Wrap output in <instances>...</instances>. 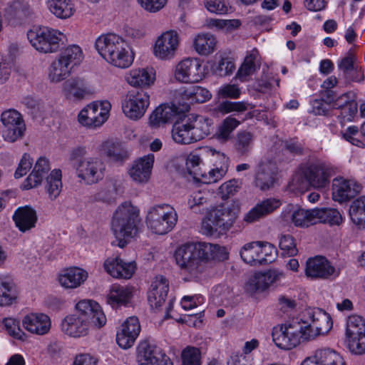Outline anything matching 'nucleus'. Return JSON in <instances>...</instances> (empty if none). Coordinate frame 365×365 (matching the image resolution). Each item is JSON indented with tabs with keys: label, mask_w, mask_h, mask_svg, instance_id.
Listing matches in <instances>:
<instances>
[{
	"label": "nucleus",
	"mask_w": 365,
	"mask_h": 365,
	"mask_svg": "<svg viewBox=\"0 0 365 365\" xmlns=\"http://www.w3.org/2000/svg\"><path fill=\"white\" fill-rule=\"evenodd\" d=\"M341 274V269L334 267L325 257L316 256L307 259L305 274L314 279L334 280Z\"/></svg>",
	"instance_id": "nucleus-14"
},
{
	"label": "nucleus",
	"mask_w": 365,
	"mask_h": 365,
	"mask_svg": "<svg viewBox=\"0 0 365 365\" xmlns=\"http://www.w3.org/2000/svg\"><path fill=\"white\" fill-rule=\"evenodd\" d=\"M157 346L148 340L139 344L137 349V361L141 365H159Z\"/></svg>",
	"instance_id": "nucleus-36"
},
{
	"label": "nucleus",
	"mask_w": 365,
	"mask_h": 365,
	"mask_svg": "<svg viewBox=\"0 0 365 365\" xmlns=\"http://www.w3.org/2000/svg\"><path fill=\"white\" fill-rule=\"evenodd\" d=\"M210 249V246L205 245V242L182 245L175 252L176 264L181 270L197 276L205 269V257Z\"/></svg>",
	"instance_id": "nucleus-7"
},
{
	"label": "nucleus",
	"mask_w": 365,
	"mask_h": 365,
	"mask_svg": "<svg viewBox=\"0 0 365 365\" xmlns=\"http://www.w3.org/2000/svg\"><path fill=\"white\" fill-rule=\"evenodd\" d=\"M281 202L276 198H268L257 203L245 216L244 220L247 222H253L279 207Z\"/></svg>",
	"instance_id": "nucleus-28"
},
{
	"label": "nucleus",
	"mask_w": 365,
	"mask_h": 365,
	"mask_svg": "<svg viewBox=\"0 0 365 365\" xmlns=\"http://www.w3.org/2000/svg\"><path fill=\"white\" fill-rule=\"evenodd\" d=\"M116 266L119 271L113 270L111 276L114 278L130 279L135 272V263L134 262H125L118 257V264Z\"/></svg>",
	"instance_id": "nucleus-54"
},
{
	"label": "nucleus",
	"mask_w": 365,
	"mask_h": 365,
	"mask_svg": "<svg viewBox=\"0 0 365 365\" xmlns=\"http://www.w3.org/2000/svg\"><path fill=\"white\" fill-rule=\"evenodd\" d=\"M239 208L233 202H225L207 210L202 220L201 232L207 236L225 234L235 223Z\"/></svg>",
	"instance_id": "nucleus-5"
},
{
	"label": "nucleus",
	"mask_w": 365,
	"mask_h": 365,
	"mask_svg": "<svg viewBox=\"0 0 365 365\" xmlns=\"http://www.w3.org/2000/svg\"><path fill=\"white\" fill-rule=\"evenodd\" d=\"M261 251V242H253L244 245L240 251V256L247 264L257 265L259 257V253Z\"/></svg>",
	"instance_id": "nucleus-47"
},
{
	"label": "nucleus",
	"mask_w": 365,
	"mask_h": 365,
	"mask_svg": "<svg viewBox=\"0 0 365 365\" xmlns=\"http://www.w3.org/2000/svg\"><path fill=\"white\" fill-rule=\"evenodd\" d=\"M149 106V96L143 91H131L124 96L122 110L125 115L133 120L140 119Z\"/></svg>",
	"instance_id": "nucleus-16"
},
{
	"label": "nucleus",
	"mask_w": 365,
	"mask_h": 365,
	"mask_svg": "<svg viewBox=\"0 0 365 365\" xmlns=\"http://www.w3.org/2000/svg\"><path fill=\"white\" fill-rule=\"evenodd\" d=\"M202 163L200 157L195 153H190L186 158V168L190 175H192L194 178L199 180L200 176H198L197 173H202L200 168Z\"/></svg>",
	"instance_id": "nucleus-62"
},
{
	"label": "nucleus",
	"mask_w": 365,
	"mask_h": 365,
	"mask_svg": "<svg viewBox=\"0 0 365 365\" xmlns=\"http://www.w3.org/2000/svg\"><path fill=\"white\" fill-rule=\"evenodd\" d=\"M210 127L209 119L200 115H191L173 124L172 138L179 144H190L207 136L210 133Z\"/></svg>",
	"instance_id": "nucleus-6"
},
{
	"label": "nucleus",
	"mask_w": 365,
	"mask_h": 365,
	"mask_svg": "<svg viewBox=\"0 0 365 365\" xmlns=\"http://www.w3.org/2000/svg\"><path fill=\"white\" fill-rule=\"evenodd\" d=\"M155 80V70L150 66L132 68L125 74V81L133 88H148Z\"/></svg>",
	"instance_id": "nucleus-20"
},
{
	"label": "nucleus",
	"mask_w": 365,
	"mask_h": 365,
	"mask_svg": "<svg viewBox=\"0 0 365 365\" xmlns=\"http://www.w3.org/2000/svg\"><path fill=\"white\" fill-rule=\"evenodd\" d=\"M13 219L19 230L24 232L35 227L38 217L34 209L24 206L15 211Z\"/></svg>",
	"instance_id": "nucleus-25"
},
{
	"label": "nucleus",
	"mask_w": 365,
	"mask_h": 365,
	"mask_svg": "<svg viewBox=\"0 0 365 365\" xmlns=\"http://www.w3.org/2000/svg\"><path fill=\"white\" fill-rule=\"evenodd\" d=\"M316 224L328 223L330 225H339L342 222L340 212L334 208H315Z\"/></svg>",
	"instance_id": "nucleus-43"
},
{
	"label": "nucleus",
	"mask_w": 365,
	"mask_h": 365,
	"mask_svg": "<svg viewBox=\"0 0 365 365\" xmlns=\"http://www.w3.org/2000/svg\"><path fill=\"white\" fill-rule=\"evenodd\" d=\"M314 356L319 365H346L343 356L329 348L317 349Z\"/></svg>",
	"instance_id": "nucleus-40"
},
{
	"label": "nucleus",
	"mask_w": 365,
	"mask_h": 365,
	"mask_svg": "<svg viewBox=\"0 0 365 365\" xmlns=\"http://www.w3.org/2000/svg\"><path fill=\"white\" fill-rule=\"evenodd\" d=\"M178 221V215L169 205H161V235L170 232Z\"/></svg>",
	"instance_id": "nucleus-44"
},
{
	"label": "nucleus",
	"mask_w": 365,
	"mask_h": 365,
	"mask_svg": "<svg viewBox=\"0 0 365 365\" xmlns=\"http://www.w3.org/2000/svg\"><path fill=\"white\" fill-rule=\"evenodd\" d=\"M110 108L108 101L93 102L80 111L78 120L88 128H99L108 120Z\"/></svg>",
	"instance_id": "nucleus-12"
},
{
	"label": "nucleus",
	"mask_w": 365,
	"mask_h": 365,
	"mask_svg": "<svg viewBox=\"0 0 365 365\" xmlns=\"http://www.w3.org/2000/svg\"><path fill=\"white\" fill-rule=\"evenodd\" d=\"M239 182L232 179L223 183L219 188L222 199H227L238 192L240 186Z\"/></svg>",
	"instance_id": "nucleus-64"
},
{
	"label": "nucleus",
	"mask_w": 365,
	"mask_h": 365,
	"mask_svg": "<svg viewBox=\"0 0 365 365\" xmlns=\"http://www.w3.org/2000/svg\"><path fill=\"white\" fill-rule=\"evenodd\" d=\"M61 171L54 169L46 178V190L51 200H55L60 194L62 188Z\"/></svg>",
	"instance_id": "nucleus-45"
},
{
	"label": "nucleus",
	"mask_w": 365,
	"mask_h": 365,
	"mask_svg": "<svg viewBox=\"0 0 365 365\" xmlns=\"http://www.w3.org/2000/svg\"><path fill=\"white\" fill-rule=\"evenodd\" d=\"M140 222V210L130 202L120 205L113 214L112 230L115 236V245L123 248L127 245L126 238L133 237L138 232ZM115 245V242H113Z\"/></svg>",
	"instance_id": "nucleus-4"
},
{
	"label": "nucleus",
	"mask_w": 365,
	"mask_h": 365,
	"mask_svg": "<svg viewBox=\"0 0 365 365\" xmlns=\"http://www.w3.org/2000/svg\"><path fill=\"white\" fill-rule=\"evenodd\" d=\"M281 202L276 198H268L257 203L245 216L244 220L247 222H253L279 207Z\"/></svg>",
	"instance_id": "nucleus-26"
},
{
	"label": "nucleus",
	"mask_w": 365,
	"mask_h": 365,
	"mask_svg": "<svg viewBox=\"0 0 365 365\" xmlns=\"http://www.w3.org/2000/svg\"><path fill=\"white\" fill-rule=\"evenodd\" d=\"M346 339L348 349L352 354L363 355L365 354V334Z\"/></svg>",
	"instance_id": "nucleus-59"
},
{
	"label": "nucleus",
	"mask_w": 365,
	"mask_h": 365,
	"mask_svg": "<svg viewBox=\"0 0 365 365\" xmlns=\"http://www.w3.org/2000/svg\"><path fill=\"white\" fill-rule=\"evenodd\" d=\"M51 14L59 19L71 17L74 11V6L71 0H45Z\"/></svg>",
	"instance_id": "nucleus-38"
},
{
	"label": "nucleus",
	"mask_w": 365,
	"mask_h": 365,
	"mask_svg": "<svg viewBox=\"0 0 365 365\" xmlns=\"http://www.w3.org/2000/svg\"><path fill=\"white\" fill-rule=\"evenodd\" d=\"M16 298L17 291L13 281L8 276L0 274V306H9Z\"/></svg>",
	"instance_id": "nucleus-37"
},
{
	"label": "nucleus",
	"mask_w": 365,
	"mask_h": 365,
	"mask_svg": "<svg viewBox=\"0 0 365 365\" xmlns=\"http://www.w3.org/2000/svg\"><path fill=\"white\" fill-rule=\"evenodd\" d=\"M336 172V168L329 163L319 160L309 163L299 168L292 184L299 190L304 189L307 185L317 189L325 188Z\"/></svg>",
	"instance_id": "nucleus-3"
},
{
	"label": "nucleus",
	"mask_w": 365,
	"mask_h": 365,
	"mask_svg": "<svg viewBox=\"0 0 365 365\" xmlns=\"http://www.w3.org/2000/svg\"><path fill=\"white\" fill-rule=\"evenodd\" d=\"M173 76L180 83H196L204 78L200 60L197 58H185L174 67Z\"/></svg>",
	"instance_id": "nucleus-13"
},
{
	"label": "nucleus",
	"mask_w": 365,
	"mask_h": 365,
	"mask_svg": "<svg viewBox=\"0 0 365 365\" xmlns=\"http://www.w3.org/2000/svg\"><path fill=\"white\" fill-rule=\"evenodd\" d=\"M62 92L68 100L72 101H81L91 93L87 83L79 78L66 81L63 83Z\"/></svg>",
	"instance_id": "nucleus-24"
},
{
	"label": "nucleus",
	"mask_w": 365,
	"mask_h": 365,
	"mask_svg": "<svg viewBox=\"0 0 365 365\" xmlns=\"http://www.w3.org/2000/svg\"><path fill=\"white\" fill-rule=\"evenodd\" d=\"M3 124L2 137L4 140L14 143L23 138L26 125L21 114L14 109H9L1 115Z\"/></svg>",
	"instance_id": "nucleus-15"
},
{
	"label": "nucleus",
	"mask_w": 365,
	"mask_h": 365,
	"mask_svg": "<svg viewBox=\"0 0 365 365\" xmlns=\"http://www.w3.org/2000/svg\"><path fill=\"white\" fill-rule=\"evenodd\" d=\"M58 57L68 63L71 69L73 66L79 64L83 58L82 50L77 45L68 46Z\"/></svg>",
	"instance_id": "nucleus-48"
},
{
	"label": "nucleus",
	"mask_w": 365,
	"mask_h": 365,
	"mask_svg": "<svg viewBox=\"0 0 365 365\" xmlns=\"http://www.w3.org/2000/svg\"><path fill=\"white\" fill-rule=\"evenodd\" d=\"M257 58V51H252L251 53L247 55L242 64L240 67L235 78L241 82L248 80L250 76L253 74L256 71L255 60Z\"/></svg>",
	"instance_id": "nucleus-46"
},
{
	"label": "nucleus",
	"mask_w": 365,
	"mask_h": 365,
	"mask_svg": "<svg viewBox=\"0 0 365 365\" xmlns=\"http://www.w3.org/2000/svg\"><path fill=\"white\" fill-rule=\"evenodd\" d=\"M195 51L201 56H207L216 49V38L210 34H200L193 41Z\"/></svg>",
	"instance_id": "nucleus-39"
},
{
	"label": "nucleus",
	"mask_w": 365,
	"mask_h": 365,
	"mask_svg": "<svg viewBox=\"0 0 365 365\" xmlns=\"http://www.w3.org/2000/svg\"><path fill=\"white\" fill-rule=\"evenodd\" d=\"M133 288L113 284L107 296V302L112 307L126 305L132 297Z\"/></svg>",
	"instance_id": "nucleus-33"
},
{
	"label": "nucleus",
	"mask_w": 365,
	"mask_h": 365,
	"mask_svg": "<svg viewBox=\"0 0 365 365\" xmlns=\"http://www.w3.org/2000/svg\"><path fill=\"white\" fill-rule=\"evenodd\" d=\"M71 70L68 63L58 57L49 66L48 78L53 83L61 82L70 76Z\"/></svg>",
	"instance_id": "nucleus-41"
},
{
	"label": "nucleus",
	"mask_w": 365,
	"mask_h": 365,
	"mask_svg": "<svg viewBox=\"0 0 365 365\" xmlns=\"http://www.w3.org/2000/svg\"><path fill=\"white\" fill-rule=\"evenodd\" d=\"M262 251L259 253L258 264H269L274 261L276 250L274 247L268 242H261Z\"/></svg>",
	"instance_id": "nucleus-60"
},
{
	"label": "nucleus",
	"mask_w": 365,
	"mask_h": 365,
	"mask_svg": "<svg viewBox=\"0 0 365 365\" xmlns=\"http://www.w3.org/2000/svg\"><path fill=\"white\" fill-rule=\"evenodd\" d=\"M352 222L359 229H365V195L354 200L349 207Z\"/></svg>",
	"instance_id": "nucleus-42"
},
{
	"label": "nucleus",
	"mask_w": 365,
	"mask_h": 365,
	"mask_svg": "<svg viewBox=\"0 0 365 365\" xmlns=\"http://www.w3.org/2000/svg\"><path fill=\"white\" fill-rule=\"evenodd\" d=\"M361 189V185L354 180L336 178L332 184V197L339 202H346L358 195Z\"/></svg>",
	"instance_id": "nucleus-18"
},
{
	"label": "nucleus",
	"mask_w": 365,
	"mask_h": 365,
	"mask_svg": "<svg viewBox=\"0 0 365 365\" xmlns=\"http://www.w3.org/2000/svg\"><path fill=\"white\" fill-rule=\"evenodd\" d=\"M76 312L66 316L61 324L62 332L71 337L86 336L91 324L101 328L106 323V317L101 306L93 300H81L76 304Z\"/></svg>",
	"instance_id": "nucleus-1"
},
{
	"label": "nucleus",
	"mask_w": 365,
	"mask_h": 365,
	"mask_svg": "<svg viewBox=\"0 0 365 365\" xmlns=\"http://www.w3.org/2000/svg\"><path fill=\"white\" fill-rule=\"evenodd\" d=\"M279 246L283 256H295L298 250L295 240L290 235H282L279 239Z\"/></svg>",
	"instance_id": "nucleus-55"
},
{
	"label": "nucleus",
	"mask_w": 365,
	"mask_h": 365,
	"mask_svg": "<svg viewBox=\"0 0 365 365\" xmlns=\"http://www.w3.org/2000/svg\"><path fill=\"white\" fill-rule=\"evenodd\" d=\"M284 277V273L278 269L256 272L248 279L245 289L250 294L262 292L271 285L281 282Z\"/></svg>",
	"instance_id": "nucleus-17"
},
{
	"label": "nucleus",
	"mask_w": 365,
	"mask_h": 365,
	"mask_svg": "<svg viewBox=\"0 0 365 365\" xmlns=\"http://www.w3.org/2000/svg\"><path fill=\"white\" fill-rule=\"evenodd\" d=\"M155 157L148 154L134 160L128 168L129 177L137 183L147 182L151 175Z\"/></svg>",
	"instance_id": "nucleus-19"
},
{
	"label": "nucleus",
	"mask_w": 365,
	"mask_h": 365,
	"mask_svg": "<svg viewBox=\"0 0 365 365\" xmlns=\"http://www.w3.org/2000/svg\"><path fill=\"white\" fill-rule=\"evenodd\" d=\"M51 170L49 161L44 157H41L36 161L31 174L27 177L24 184V189L29 190L39 185L43 177Z\"/></svg>",
	"instance_id": "nucleus-31"
},
{
	"label": "nucleus",
	"mask_w": 365,
	"mask_h": 365,
	"mask_svg": "<svg viewBox=\"0 0 365 365\" xmlns=\"http://www.w3.org/2000/svg\"><path fill=\"white\" fill-rule=\"evenodd\" d=\"M253 135L250 132L242 131L237 135L235 144L237 152L241 155H247L252 148Z\"/></svg>",
	"instance_id": "nucleus-52"
},
{
	"label": "nucleus",
	"mask_w": 365,
	"mask_h": 365,
	"mask_svg": "<svg viewBox=\"0 0 365 365\" xmlns=\"http://www.w3.org/2000/svg\"><path fill=\"white\" fill-rule=\"evenodd\" d=\"M240 124V122L231 116L227 117L218 127L216 133L217 138L220 141H227L233 130Z\"/></svg>",
	"instance_id": "nucleus-49"
},
{
	"label": "nucleus",
	"mask_w": 365,
	"mask_h": 365,
	"mask_svg": "<svg viewBox=\"0 0 365 365\" xmlns=\"http://www.w3.org/2000/svg\"><path fill=\"white\" fill-rule=\"evenodd\" d=\"M88 277L87 272L80 268L73 267L63 271L58 277L61 285L66 289L79 287Z\"/></svg>",
	"instance_id": "nucleus-32"
},
{
	"label": "nucleus",
	"mask_w": 365,
	"mask_h": 365,
	"mask_svg": "<svg viewBox=\"0 0 365 365\" xmlns=\"http://www.w3.org/2000/svg\"><path fill=\"white\" fill-rule=\"evenodd\" d=\"M205 7L211 13L226 14L228 11L227 4L225 0H204Z\"/></svg>",
	"instance_id": "nucleus-63"
},
{
	"label": "nucleus",
	"mask_w": 365,
	"mask_h": 365,
	"mask_svg": "<svg viewBox=\"0 0 365 365\" xmlns=\"http://www.w3.org/2000/svg\"><path fill=\"white\" fill-rule=\"evenodd\" d=\"M22 324L26 331L38 336L47 334L51 328L50 317L43 313H31L26 315L22 320Z\"/></svg>",
	"instance_id": "nucleus-21"
},
{
	"label": "nucleus",
	"mask_w": 365,
	"mask_h": 365,
	"mask_svg": "<svg viewBox=\"0 0 365 365\" xmlns=\"http://www.w3.org/2000/svg\"><path fill=\"white\" fill-rule=\"evenodd\" d=\"M358 65L357 57L351 48L346 53V56L339 61L338 67L344 75Z\"/></svg>",
	"instance_id": "nucleus-61"
},
{
	"label": "nucleus",
	"mask_w": 365,
	"mask_h": 365,
	"mask_svg": "<svg viewBox=\"0 0 365 365\" xmlns=\"http://www.w3.org/2000/svg\"><path fill=\"white\" fill-rule=\"evenodd\" d=\"M4 327L7 333L14 339L25 340L26 334L21 329L19 322L13 318H6L3 321Z\"/></svg>",
	"instance_id": "nucleus-56"
},
{
	"label": "nucleus",
	"mask_w": 365,
	"mask_h": 365,
	"mask_svg": "<svg viewBox=\"0 0 365 365\" xmlns=\"http://www.w3.org/2000/svg\"><path fill=\"white\" fill-rule=\"evenodd\" d=\"M6 19L11 24L21 23L32 14L29 3L25 0H11L4 9Z\"/></svg>",
	"instance_id": "nucleus-22"
},
{
	"label": "nucleus",
	"mask_w": 365,
	"mask_h": 365,
	"mask_svg": "<svg viewBox=\"0 0 365 365\" xmlns=\"http://www.w3.org/2000/svg\"><path fill=\"white\" fill-rule=\"evenodd\" d=\"M180 43L176 31H169L161 34V60L173 59Z\"/></svg>",
	"instance_id": "nucleus-35"
},
{
	"label": "nucleus",
	"mask_w": 365,
	"mask_h": 365,
	"mask_svg": "<svg viewBox=\"0 0 365 365\" xmlns=\"http://www.w3.org/2000/svg\"><path fill=\"white\" fill-rule=\"evenodd\" d=\"M160 280L156 276L151 282L150 286L147 292L148 302L151 311L158 313L160 311Z\"/></svg>",
	"instance_id": "nucleus-50"
},
{
	"label": "nucleus",
	"mask_w": 365,
	"mask_h": 365,
	"mask_svg": "<svg viewBox=\"0 0 365 365\" xmlns=\"http://www.w3.org/2000/svg\"><path fill=\"white\" fill-rule=\"evenodd\" d=\"M95 46L101 56L114 67L125 69L133 63L135 52L119 35L113 33L101 35L96 39Z\"/></svg>",
	"instance_id": "nucleus-2"
},
{
	"label": "nucleus",
	"mask_w": 365,
	"mask_h": 365,
	"mask_svg": "<svg viewBox=\"0 0 365 365\" xmlns=\"http://www.w3.org/2000/svg\"><path fill=\"white\" fill-rule=\"evenodd\" d=\"M101 150L112 162L123 164L129 158V153L122 143L106 140L101 145Z\"/></svg>",
	"instance_id": "nucleus-29"
},
{
	"label": "nucleus",
	"mask_w": 365,
	"mask_h": 365,
	"mask_svg": "<svg viewBox=\"0 0 365 365\" xmlns=\"http://www.w3.org/2000/svg\"><path fill=\"white\" fill-rule=\"evenodd\" d=\"M314 209L295 208L284 213L286 220H290L296 227H308L316 224Z\"/></svg>",
	"instance_id": "nucleus-30"
},
{
	"label": "nucleus",
	"mask_w": 365,
	"mask_h": 365,
	"mask_svg": "<svg viewBox=\"0 0 365 365\" xmlns=\"http://www.w3.org/2000/svg\"><path fill=\"white\" fill-rule=\"evenodd\" d=\"M31 46L43 53L56 52L63 34L56 29L46 26H34L27 32Z\"/></svg>",
	"instance_id": "nucleus-11"
},
{
	"label": "nucleus",
	"mask_w": 365,
	"mask_h": 365,
	"mask_svg": "<svg viewBox=\"0 0 365 365\" xmlns=\"http://www.w3.org/2000/svg\"><path fill=\"white\" fill-rule=\"evenodd\" d=\"M210 193L207 190H197L193 192L188 199V206L195 212H197V208L207 205L210 201Z\"/></svg>",
	"instance_id": "nucleus-53"
},
{
	"label": "nucleus",
	"mask_w": 365,
	"mask_h": 365,
	"mask_svg": "<svg viewBox=\"0 0 365 365\" xmlns=\"http://www.w3.org/2000/svg\"><path fill=\"white\" fill-rule=\"evenodd\" d=\"M299 316L289 319L284 324L274 327L272 336L275 345L284 350L297 346L302 341H309Z\"/></svg>",
	"instance_id": "nucleus-9"
},
{
	"label": "nucleus",
	"mask_w": 365,
	"mask_h": 365,
	"mask_svg": "<svg viewBox=\"0 0 365 365\" xmlns=\"http://www.w3.org/2000/svg\"><path fill=\"white\" fill-rule=\"evenodd\" d=\"M183 95L191 102L195 103H204L208 101L212 96L207 89L198 86H194L187 88L185 90Z\"/></svg>",
	"instance_id": "nucleus-51"
},
{
	"label": "nucleus",
	"mask_w": 365,
	"mask_h": 365,
	"mask_svg": "<svg viewBox=\"0 0 365 365\" xmlns=\"http://www.w3.org/2000/svg\"><path fill=\"white\" fill-rule=\"evenodd\" d=\"M281 202L276 198H268L257 203L245 216L244 220L247 222H253L279 207Z\"/></svg>",
	"instance_id": "nucleus-27"
},
{
	"label": "nucleus",
	"mask_w": 365,
	"mask_h": 365,
	"mask_svg": "<svg viewBox=\"0 0 365 365\" xmlns=\"http://www.w3.org/2000/svg\"><path fill=\"white\" fill-rule=\"evenodd\" d=\"M159 205H155L151 207L146 216V225L153 233H159L160 227V213H159Z\"/></svg>",
	"instance_id": "nucleus-58"
},
{
	"label": "nucleus",
	"mask_w": 365,
	"mask_h": 365,
	"mask_svg": "<svg viewBox=\"0 0 365 365\" xmlns=\"http://www.w3.org/2000/svg\"><path fill=\"white\" fill-rule=\"evenodd\" d=\"M218 156L221 160L220 167H216L210 170L207 173H197L198 176H200L199 180L202 183L211 184L221 180L227 173L229 167V158L223 153H217Z\"/></svg>",
	"instance_id": "nucleus-34"
},
{
	"label": "nucleus",
	"mask_w": 365,
	"mask_h": 365,
	"mask_svg": "<svg viewBox=\"0 0 365 365\" xmlns=\"http://www.w3.org/2000/svg\"><path fill=\"white\" fill-rule=\"evenodd\" d=\"M87 154L86 147L78 146L71 153V159L76 161V171L78 178L87 184H93L104 177L106 165L98 156L85 158Z\"/></svg>",
	"instance_id": "nucleus-8"
},
{
	"label": "nucleus",
	"mask_w": 365,
	"mask_h": 365,
	"mask_svg": "<svg viewBox=\"0 0 365 365\" xmlns=\"http://www.w3.org/2000/svg\"><path fill=\"white\" fill-rule=\"evenodd\" d=\"M309 341L327 334L333 327L331 316L319 308H308L298 315Z\"/></svg>",
	"instance_id": "nucleus-10"
},
{
	"label": "nucleus",
	"mask_w": 365,
	"mask_h": 365,
	"mask_svg": "<svg viewBox=\"0 0 365 365\" xmlns=\"http://www.w3.org/2000/svg\"><path fill=\"white\" fill-rule=\"evenodd\" d=\"M182 365H200V351L194 346H187L181 354Z\"/></svg>",
	"instance_id": "nucleus-57"
},
{
	"label": "nucleus",
	"mask_w": 365,
	"mask_h": 365,
	"mask_svg": "<svg viewBox=\"0 0 365 365\" xmlns=\"http://www.w3.org/2000/svg\"><path fill=\"white\" fill-rule=\"evenodd\" d=\"M277 167L271 161L262 162L259 164L255 174V186L261 190H267L272 187L276 181Z\"/></svg>",
	"instance_id": "nucleus-23"
}]
</instances>
